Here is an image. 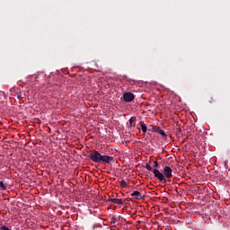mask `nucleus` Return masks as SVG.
<instances>
[{
    "label": "nucleus",
    "mask_w": 230,
    "mask_h": 230,
    "mask_svg": "<svg viewBox=\"0 0 230 230\" xmlns=\"http://www.w3.org/2000/svg\"><path fill=\"white\" fill-rule=\"evenodd\" d=\"M89 158L93 163H104V164H111L114 163V157L107 155H102L98 151H93L89 155Z\"/></svg>",
    "instance_id": "1"
},
{
    "label": "nucleus",
    "mask_w": 230,
    "mask_h": 230,
    "mask_svg": "<svg viewBox=\"0 0 230 230\" xmlns=\"http://www.w3.org/2000/svg\"><path fill=\"white\" fill-rule=\"evenodd\" d=\"M153 173H154L155 177L156 179H158V181H160V182H162V184H166V178L164 177V172H161L157 169H154Z\"/></svg>",
    "instance_id": "2"
},
{
    "label": "nucleus",
    "mask_w": 230,
    "mask_h": 230,
    "mask_svg": "<svg viewBox=\"0 0 230 230\" xmlns=\"http://www.w3.org/2000/svg\"><path fill=\"white\" fill-rule=\"evenodd\" d=\"M134 98H136V95H134V93H130V92H127L123 94V100L124 102H126L127 103L133 102Z\"/></svg>",
    "instance_id": "3"
},
{
    "label": "nucleus",
    "mask_w": 230,
    "mask_h": 230,
    "mask_svg": "<svg viewBox=\"0 0 230 230\" xmlns=\"http://www.w3.org/2000/svg\"><path fill=\"white\" fill-rule=\"evenodd\" d=\"M163 173H164V177L165 179H172V168L170 166H165L164 168Z\"/></svg>",
    "instance_id": "4"
},
{
    "label": "nucleus",
    "mask_w": 230,
    "mask_h": 230,
    "mask_svg": "<svg viewBox=\"0 0 230 230\" xmlns=\"http://www.w3.org/2000/svg\"><path fill=\"white\" fill-rule=\"evenodd\" d=\"M108 202H110V204H117L118 206H123L125 200L123 199H109Z\"/></svg>",
    "instance_id": "5"
},
{
    "label": "nucleus",
    "mask_w": 230,
    "mask_h": 230,
    "mask_svg": "<svg viewBox=\"0 0 230 230\" xmlns=\"http://www.w3.org/2000/svg\"><path fill=\"white\" fill-rule=\"evenodd\" d=\"M152 127V130L153 132H157L158 134H160V136H162L164 137V139H166V133L164 132V130L161 129V128H155L154 126H149Z\"/></svg>",
    "instance_id": "6"
},
{
    "label": "nucleus",
    "mask_w": 230,
    "mask_h": 230,
    "mask_svg": "<svg viewBox=\"0 0 230 230\" xmlns=\"http://www.w3.org/2000/svg\"><path fill=\"white\" fill-rule=\"evenodd\" d=\"M131 197H135L137 200H141V199H143V195L138 190L133 191L131 193Z\"/></svg>",
    "instance_id": "7"
},
{
    "label": "nucleus",
    "mask_w": 230,
    "mask_h": 230,
    "mask_svg": "<svg viewBox=\"0 0 230 230\" xmlns=\"http://www.w3.org/2000/svg\"><path fill=\"white\" fill-rule=\"evenodd\" d=\"M6 186H8V183H6V181H0V190H2V191H4L6 190Z\"/></svg>",
    "instance_id": "8"
},
{
    "label": "nucleus",
    "mask_w": 230,
    "mask_h": 230,
    "mask_svg": "<svg viewBox=\"0 0 230 230\" xmlns=\"http://www.w3.org/2000/svg\"><path fill=\"white\" fill-rule=\"evenodd\" d=\"M140 126H141V128H142V132H144V134H146V126L145 125V123L143 121L140 122Z\"/></svg>",
    "instance_id": "9"
},
{
    "label": "nucleus",
    "mask_w": 230,
    "mask_h": 230,
    "mask_svg": "<svg viewBox=\"0 0 230 230\" xmlns=\"http://www.w3.org/2000/svg\"><path fill=\"white\" fill-rule=\"evenodd\" d=\"M120 187H121V188H127V181H126L125 180H122V181H120Z\"/></svg>",
    "instance_id": "10"
},
{
    "label": "nucleus",
    "mask_w": 230,
    "mask_h": 230,
    "mask_svg": "<svg viewBox=\"0 0 230 230\" xmlns=\"http://www.w3.org/2000/svg\"><path fill=\"white\" fill-rule=\"evenodd\" d=\"M145 168H146V170H148V172H152V166L150 165V164H146L145 165Z\"/></svg>",
    "instance_id": "11"
},
{
    "label": "nucleus",
    "mask_w": 230,
    "mask_h": 230,
    "mask_svg": "<svg viewBox=\"0 0 230 230\" xmlns=\"http://www.w3.org/2000/svg\"><path fill=\"white\" fill-rule=\"evenodd\" d=\"M116 222H118V219H116L115 217H113L111 220V224H112L114 226V224H116Z\"/></svg>",
    "instance_id": "12"
},
{
    "label": "nucleus",
    "mask_w": 230,
    "mask_h": 230,
    "mask_svg": "<svg viewBox=\"0 0 230 230\" xmlns=\"http://www.w3.org/2000/svg\"><path fill=\"white\" fill-rule=\"evenodd\" d=\"M0 229H1V230H10V229L8 228V226H0Z\"/></svg>",
    "instance_id": "13"
},
{
    "label": "nucleus",
    "mask_w": 230,
    "mask_h": 230,
    "mask_svg": "<svg viewBox=\"0 0 230 230\" xmlns=\"http://www.w3.org/2000/svg\"><path fill=\"white\" fill-rule=\"evenodd\" d=\"M154 164H155L154 165L155 168H159V163H157V161H155Z\"/></svg>",
    "instance_id": "14"
},
{
    "label": "nucleus",
    "mask_w": 230,
    "mask_h": 230,
    "mask_svg": "<svg viewBox=\"0 0 230 230\" xmlns=\"http://www.w3.org/2000/svg\"><path fill=\"white\" fill-rule=\"evenodd\" d=\"M17 98H18V100H22V95H21V94H17Z\"/></svg>",
    "instance_id": "15"
},
{
    "label": "nucleus",
    "mask_w": 230,
    "mask_h": 230,
    "mask_svg": "<svg viewBox=\"0 0 230 230\" xmlns=\"http://www.w3.org/2000/svg\"><path fill=\"white\" fill-rule=\"evenodd\" d=\"M133 121H134V119H133V118L129 119V123H130V125H132Z\"/></svg>",
    "instance_id": "16"
},
{
    "label": "nucleus",
    "mask_w": 230,
    "mask_h": 230,
    "mask_svg": "<svg viewBox=\"0 0 230 230\" xmlns=\"http://www.w3.org/2000/svg\"><path fill=\"white\" fill-rule=\"evenodd\" d=\"M179 132H181V128H178Z\"/></svg>",
    "instance_id": "17"
},
{
    "label": "nucleus",
    "mask_w": 230,
    "mask_h": 230,
    "mask_svg": "<svg viewBox=\"0 0 230 230\" xmlns=\"http://www.w3.org/2000/svg\"><path fill=\"white\" fill-rule=\"evenodd\" d=\"M148 130H152V131L154 132V130L152 129V128H151V129H148Z\"/></svg>",
    "instance_id": "18"
}]
</instances>
